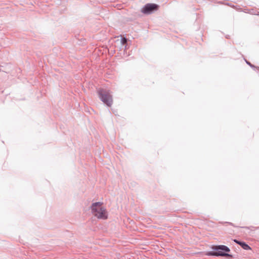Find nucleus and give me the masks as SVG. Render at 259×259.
I'll return each instance as SVG.
<instances>
[{"label":"nucleus","instance_id":"nucleus-5","mask_svg":"<svg viewBox=\"0 0 259 259\" xmlns=\"http://www.w3.org/2000/svg\"><path fill=\"white\" fill-rule=\"evenodd\" d=\"M214 249H215V250H222L226 252L230 251V249L225 245L216 246L214 247Z\"/></svg>","mask_w":259,"mask_h":259},{"label":"nucleus","instance_id":"nucleus-3","mask_svg":"<svg viewBox=\"0 0 259 259\" xmlns=\"http://www.w3.org/2000/svg\"><path fill=\"white\" fill-rule=\"evenodd\" d=\"M159 6L155 4H147L141 10V12L145 14L151 13L153 11L157 10Z\"/></svg>","mask_w":259,"mask_h":259},{"label":"nucleus","instance_id":"nucleus-2","mask_svg":"<svg viewBox=\"0 0 259 259\" xmlns=\"http://www.w3.org/2000/svg\"><path fill=\"white\" fill-rule=\"evenodd\" d=\"M98 94L101 100L108 106H111L113 103L112 96L108 91L100 89Z\"/></svg>","mask_w":259,"mask_h":259},{"label":"nucleus","instance_id":"nucleus-6","mask_svg":"<svg viewBox=\"0 0 259 259\" xmlns=\"http://www.w3.org/2000/svg\"><path fill=\"white\" fill-rule=\"evenodd\" d=\"M217 255H221V256H230L229 254L227 253H222L221 251H219L218 252L215 253Z\"/></svg>","mask_w":259,"mask_h":259},{"label":"nucleus","instance_id":"nucleus-4","mask_svg":"<svg viewBox=\"0 0 259 259\" xmlns=\"http://www.w3.org/2000/svg\"><path fill=\"white\" fill-rule=\"evenodd\" d=\"M234 241L236 243L239 244L245 250H250V247L246 244L245 242H240L238 241L237 240H234Z\"/></svg>","mask_w":259,"mask_h":259},{"label":"nucleus","instance_id":"nucleus-1","mask_svg":"<svg viewBox=\"0 0 259 259\" xmlns=\"http://www.w3.org/2000/svg\"><path fill=\"white\" fill-rule=\"evenodd\" d=\"M91 211L93 214L99 219H108V212L102 202H98L93 203L91 206Z\"/></svg>","mask_w":259,"mask_h":259},{"label":"nucleus","instance_id":"nucleus-7","mask_svg":"<svg viewBox=\"0 0 259 259\" xmlns=\"http://www.w3.org/2000/svg\"><path fill=\"white\" fill-rule=\"evenodd\" d=\"M121 42L122 44H124L126 42V39L125 38H123L121 40Z\"/></svg>","mask_w":259,"mask_h":259}]
</instances>
